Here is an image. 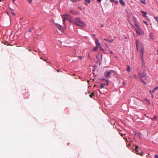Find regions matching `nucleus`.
<instances>
[{
	"label": "nucleus",
	"instance_id": "27",
	"mask_svg": "<svg viewBox=\"0 0 158 158\" xmlns=\"http://www.w3.org/2000/svg\"><path fill=\"white\" fill-rule=\"evenodd\" d=\"M106 85H109V81L108 80H106Z\"/></svg>",
	"mask_w": 158,
	"mask_h": 158
},
{
	"label": "nucleus",
	"instance_id": "26",
	"mask_svg": "<svg viewBox=\"0 0 158 158\" xmlns=\"http://www.w3.org/2000/svg\"><path fill=\"white\" fill-rule=\"evenodd\" d=\"M100 47V50H103V49L101 47V46L100 45V46H99Z\"/></svg>",
	"mask_w": 158,
	"mask_h": 158
},
{
	"label": "nucleus",
	"instance_id": "48",
	"mask_svg": "<svg viewBox=\"0 0 158 158\" xmlns=\"http://www.w3.org/2000/svg\"><path fill=\"white\" fill-rule=\"evenodd\" d=\"M123 84L124 85H125V82H123Z\"/></svg>",
	"mask_w": 158,
	"mask_h": 158
},
{
	"label": "nucleus",
	"instance_id": "45",
	"mask_svg": "<svg viewBox=\"0 0 158 158\" xmlns=\"http://www.w3.org/2000/svg\"><path fill=\"white\" fill-rule=\"evenodd\" d=\"M11 13L12 14H13V15H14V14L13 12H11Z\"/></svg>",
	"mask_w": 158,
	"mask_h": 158
},
{
	"label": "nucleus",
	"instance_id": "8",
	"mask_svg": "<svg viewBox=\"0 0 158 158\" xmlns=\"http://www.w3.org/2000/svg\"><path fill=\"white\" fill-rule=\"evenodd\" d=\"M94 39L95 40V43L96 45L98 46H100L98 40L96 37H94Z\"/></svg>",
	"mask_w": 158,
	"mask_h": 158
},
{
	"label": "nucleus",
	"instance_id": "28",
	"mask_svg": "<svg viewBox=\"0 0 158 158\" xmlns=\"http://www.w3.org/2000/svg\"><path fill=\"white\" fill-rule=\"evenodd\" d=\"M109 52L111 54H113V52L112 51H110Z\"/></svg>",
	"mask_w": 158,
	"mask_h": 158
},
{
	"label": "nucleus",
	"instance_id": "53",
	"mask_svg": "<svg viewBox=\"0 0 158 158\" xmlns=\"http://www.w3.org/2000/svg\"><path fill=\"white\" fill-rule=\"evenodd\" d=\"M157 54L158 55V53H157Z\"/></svg>",
	"mask_w": 158,
	"mask_h": 158
},
{
	"label": "nucleus",
	"instance_id": "16",
	"mask_svg": "<svg viewBox=\"0 0 158 158\" xmlns=\"http://www.w3.org/2000/svg\"><path fill=\"white\" fill-rule=\"evenodd\" d=\"M127 71H128V72H129L130 71V68L129 65H128L127 66Z\"/></svg>",
	"mask_w": 158,
	"mask_h": 158
},
{
	"label": "nucleus",
	"instance_id": "2",
	"mask_svg": "<svg viewBox=\"0 0 158 158\" xmlns=\"http://www.w3.org/2000/svg\"><path fill=\"white\" fill-rule=\"evenodd\" d=\"M75 24L77 26L84 27L86 26V24L79 18H76L75 21Z\"/></svg>",
	"mask_w": 158,
	"mask_h": 158
},
{
	"label": "nucleus",
	"instance_id": "6",
	"mask_svg": "<svg viewBox=\"0 0 158 158\" xmlns=\"http://www.w3.org/2000/svg\"><path fill=\"white\" fill-rule=\"evenodd\" d=\"M139 147L137 145H136L135 148V150L137 154L141 156H143L142 152H139V150H138Z\"/></svg>",
	"mask_w": 158,
	"mask_h": 158
},
{
	"label": "nucleus",
	"instance_id": "54",
	"mask_svg": "<svg viewBox=\"0 0 158 158\" xmlns=\"http://www.w3.org/2000/svg\"><path fill=\"white\" fill-rule=\"evenodd\" d=\"M157 52H158V49L157 50Z\"/></svg>",
	"mask_w": 158,
	"mask_h": 158
},
{
	"label": "nucleus",
	"instance_id": "37",
	"mask_svg": "<svg viewBox=\"0 0 158 158\" xmlns=\"http://www.w3.org/2000/svg\"><path fill=\"white\" fill-rule=\"evenodd\" d=\"M97 0V1H98V2H100L101 1V0Z\"/></svg>",
	"mask_w": 158,
	"mask_h": 158
},
{
	"label": "nucleus",
	"instance_id": "15",
	"mask_svg": "<svg viewBox=\"0 0 158 158\" xmlns=\"http://www.w3.org/2000/svg\"><path fill=\"white\" fill-rule=\"evenodd\" d=\"M140 2L141 3L143 4L144 5H145L146 4V2H145V0H140Z\"/></svg>",
	"mask_w": 158,
	"mask_h": 158
},
{
	"label": "nucleus",
	"instance_id": "50",
	"mask_svg": "<svg viewBox=\"0 0 158 158\" xmlns=\"http://www.w3.org/2000/svg\"><path fill=\"white\" fill-rule=\"evenodd\" d=\"M147 99V100L148 102H149V100H148V99Z\"/></svg>",
	"mask_w": 158,
	"mask_h": 158
},
{
	"label": "nucleus",
	"instance_id": "11",
	"mask_svg": "<svg viewBox=\"0 0 158 158\" xmlns=\"http://www.w3.org/2000/svg\"><path fill=\"white\" fill-rule=\"evenodd\" d=\"M152 120H156V121H158V116H154V117L152 118Z\"/></svg>",
	"mask_w": 158,
	"mask_h": 158
},
{
	"label": "nucleus",
	"instance_id": "23",
	"mask_svg": "<svg viewBox=\"0 0 158 158\" xmlns=\"http://www.w3.org/2000/svg\"><path fill=\"white\" fill-rule=\"evenodd\" d=\"M143 22L144 23H145L147 26H148V23H147V22H146V21H143Z\"/></svg>",
	"mask_w": 158,
	"mask_h": 158
},
{
	"label": "nucleus",
	"instance_id": "21",
	"mask_svg": "<svg viewBox=\"0 0 158 158\" xmlns=\"http://www.w3.org/2000/svg\"><path fill=\"white\" fill-rule=\"evenodd\" d=\"M85 1L87 2L88 3H90V0H85Z\"/></svg>",
	"mask_w": 158,
	"mask_h": 158
},
{
	"label": "nucleus",
	"instance_id": "19",
	"mask_svg": "<svg viewBox=\"0 0 158 158\" xmlns=\"http://www.w3.org/2000/svg\"><path fill=\"white\" fill-rule=\"evenodd\" d=\"M154 18L155 19V20L158 22V16L155 17Z\"/></svg>",
	"mask_w": 158,
	"mask_h": 158
},
{
	"label": "nucleus",
	"instance_id": "38",
	"mask_svg": "<svg viewBox=\"0 0 158 158\" xmlns=\"http://www.w3.org/2000/svg\"><path fill=\"white\" fill-rule=\"evenodd\" d=\"M78 57L81 59L82 58V56H78Z\"/></svg>",
	"mask_w": 158,
	"mask_h": 158
},
{
	"label": "nucleus",
	"instance_id": "35",
	"mask_svg": "<svg viewBox=\"0 0 158 158\" xmlns=\"http://www.w3.org/2000/svg\"><path fill=\"white\" fill-rule=\"evenodd\" d=\"M104 40H105V41H107V40H108L107 39H106V38H104Z\"/></svg>",
	"mask_w": 158,
	"mask_h": 158
},
{
	"label": "nucleus",
	"instance_id": "46",
	"mask_svg": "<svg viewBox=\"0 0 158 158\" xmlns=\"http://www.w3.org/2000/svg\"><path fill=\"white\" fill-rule=\"evenodd\" d=\"M57 71L58 72H59V70H57Z\"/></svg>",
	"mask_w": 158,
	"mask_h": 158
},
{
	"label": "nucleus",
	"instance_id": "34",
	"mask_svg": "<svg viewBox=\"0 0 158 158\" xmlns=\"http://www.w3.org/2000/svg\"><path fill=\"white\" fill-rule=\"evenodd\" d=\"M70 12L71 13H73V14H74V13H73V11H70Z\"/></svg>",
	"mask_w": 158,
	"mask_h": 158
},
{
	"label": "nucleus",
	"instance_id": "1",
	"mask_svg": "<svg viewBox=\"0 0 158 158\" xmlns=\"http://www.w3.org/2000/svg\"><path fill=\"white\" fill-rule=\"evenodd\" d=\"M135 28L136 32L138 35H143L144 34L143 31H142V29L140 27L139 25L137 23H135Z\"/></svg>",
	"mask_w": 158,
	"mask_h": 158
},
{
	"label": "nucleus",
	"instance_id": "5",
	"mask_svg": "<svg viewBox=\"0 0 158 158\" xmlns=\"http://www.w3.org/2000/svg\"><path fill=\"white\" fill-rule=\"evenodd\" d=\"M113 72V70H110L109 71L106 72L104 73V74L105 76L106 77H110V74L112 73V72Z\"/></svg>",
	"mask_w": 158,
	"mask_h": 158
},
{
	"label": "nucleus",
	"instance_id": "47",
	"mask_svg": "<svg viewBox=\"0 0 158 158\" xmlns=\"http://www.w3.org/2000/svg\"><path fill=\"white\" fill-rule=\"evenodd\" d=\"M28 32H31V31L30 30H29Z\"/></svg>",
	"mask_w": 158,
	"mask_h": 158
},
{
	"label": "nucleus",
	"instance_id": "13",
	"mask_svg": "<svg viewBox=\"0 0 158 158\" xmlns=\"http://www.w3.org/2000/svg\"><path fill=\"white\" fill-rule=\"evenodd\" d=\"M98 47V46H97L96 47L94 48L93 49V51L94 52H96L97 50Z\"/></svg>",
	"mask_w": 158,
	"mask_h": 158
},
{
	"label": "nucleus",
	"instance_id": "14",
	"mask_svg": "<svg viewBox=\"0 0 158 158\" xmlns=\"http://www.w3.org/2000/svg\"><path fill=\"white\" fill-rule=\"evenodd\" d=\"M105 85V84H103V83H101V85L100 86V88L101 89H102V88H104V86Z\"/></svg>",
	"mask_w": 158,
	"mask_h": 158
},
{
	"label": "nucleus",
	"instance_id": "25",
	"mask_svg": "<svg viewBox=\"0 0 158 158\" xmlns=\"http://www.w3.org/2000/svg\"><path fill=\"white\" fill-rule=\"evenodd\" d=\"M158 89V87H155L154 88V91H155L156 90Z\"/></svg>",
	"mask_w": 158,
	"mask_h": 158
},
{
	"label": "nucleus",
	"instance_id": "24",
	"mask_svg": "<svg viewBox=\"0 0 158 158\" xmlns=\"http://www.w3.org/2000/svg\"><path fill=\"white\" fill-rule=\"evenodd\" d=\"M133 76H134V78H135V79H137V77L136 75L135 74H134L133 75Z\"/></svg>",
	"mask_w": 158,
	"mask_h": 158
},
{
	"label": "nucleus",
	"instance_id": "36",
	"mask_svg": "<svg viewBox=\"0 0 158 158\" xmlns=\"http://www.w3.org/2000/svg\"><path fill=\"white\" fill-rule=\"evenodd\" d=\"M110 1L111 2H114V0H110Z\"/></svg>",
	"mask_w": 158,
	"mask_h": 158
},
{
	"label": "nucleus",
	"instance_id": "31",
	"mask_svg": "<svg viewBox=\"0 0 158 158\" xmlns=\"http://www.w3.org/2000/svg\"><path fill=\"white\" fill-rule=\"evenodd\" d=\"M71 1L73 2H76L77 0H71Z\"/></svg>",
	"mask_w": 158,
	"mask_h": 158
},
{
	"label": "nucleus",
	"instance_id": "18",
	"mask_svg": "<svg viewBox=\"0 0 158 158\" xmlns=\"http://www.w3.org/2000/svg\"><path fill=\"white\" fill-rule=\"evenodd\" d=\"M142 13V14H145V15H146L147 13L146 12H144V11H143L142 10H141L140 11Z\"/></svg>",
	"mask_w": 158,
	"mask_h": 158
},
{
	"label": "nucleus",
	"instance_id": "29",
	"mask_svg": "<svg viewBox=\"0 0 158 158\" xmlns=\"http://www.w3.org/2000/svg\"><path fill=\"white\" fill-rule=\"evenodd\" d=\"M154 158H158V156L157 155H156Z\"/></svg>",
	"mask_w": 158,
	"mask_h": 158
},
{
	"label": "nucleus",
	"instance_id": "40",
	"mask_svg": "<svg viewBox=\"0 0 158 158\" xmlns=\"http://www.w3.org/2000/svg\"><path fill=\"white\" fill-rule=\"evenodd\" d=\"M16 0H12L13 2L14 3H15L14 2Z\"/></svg>",
	"mask_w": 158,
	"mask_h": 158
},
{
	"label": "nucleus",
	"instance_id": "49",
	"mask_svg": "<svg viewBox=\"0 0 158 158\" xmlns=\"http://www.w3.org/2000/svg\"><path fill=\"white\" fill-rule=\"evenodd\" d=\"M152 98H153L154 97V96H153V95H152Z\"/></svg>",
	"mask_w": 158,
	"mask_h": 158
},
{
	"label": "nucleus",
	"instance_id": "43",
	"mask_svg": "<svg viewBox=\"0 0 158 158\" xmlns=\"http://www.w3.org/2000/svg\"><path fill=\"white\" fill-rule=\"evenodd\" d=\"M101 27H103V25H101Z\"/></svg>",
	"mask_w": 158,
	"mask_h": 158
},
{
	"label": "nucleus",
	"instance_id": "7",
	"mask_svg": "<svg viewBox=\"0 0 158 158\" xmlns=\"http://www.w3.org/2000/svg\"><path fill=\"white\" fill-rule=\"evenodd\" d=\"M55 25L56 27H57L59 30L61 31L62 32H63L62 27V26L57 23H55Z\"/></svg>",
	"mask_w": 158,
	"mask_h": 158
},
{
	"label": "nucleus",
	"instance_id": "10",
	"mask_svg": "<svg viewBox=\"0 0 158 158\" xmlns=\"http://www.w3.org/2000/svg\"><path fill=\"white\" fill-rule=\"evenodd\" d=\"M143 49H142L140 51V56L141 57H143Z\"/></svg>",
	"mask_w": 158,
	"mask_h": 158
},
{
	"label": "nucleus",
	"instance_id": "42",
	"mask_svg": "<svg viewBox=\"0 0 158 158\" xmlns=\"http://www.w3.org/2000/svg\"><path fill=\"white\" fill-rule=\"evenodd\" d=\"M93 36H95V34H93Z\"/></svg>",
	"mask_w": 158,
	"mask_h": 158
},
{
	"label": "nucleus",
	"instance_id": "3",
	"mask_svg": "<svg viewBox=\"0 0 158 158\" xmlns=\"http://www.w3.org/2000/svg\"><path fill=\"white\" fill-rule=\"evenodd\" d=\"M61 16L63 19V23L64 24H65V20L70 18V16L68 14L62 15Z\"/></svg>",
	"mask_w": 158,
	"mask_h": 158
},
{
	"label": "nucleus",
	"instance_id": "32",
	"mask_svg": "<svg viewBox=\"0 0 158 158\" xmlns=\"http://www.w3.org/2000/svg\"><path fill=\"white\" fill-rule=\"evenodd\" d=\"M125 135V134H122V133L121 134V136H122V137L123 136V135Z\"/></svg>",
	"mask_w": 158,
	"mask_h": 158
},
{
	"label": "nucleus",
	"instance_id": "17",
	"mask_svg": "<svg viewBox=\"0 0 158 158\" xmlns=\"http://www.w3.org/2000/svg\"><path fill=\"white\" fill-rule=\"evenodd\" d=\"M94 92H92L91 94L89 95V97L90 98H92V97L94 95Z\"/></svg>",
	"mask_w": 158,
	"mask_h": 158
},
{
	"label": "nucleus",
	"instance_id": "39",
	"mask_svg": "<svg viewBox=\"0 0 158 158\" xmlns=\"http://www.w3.org/2000/svg\"><path fill=\"white\" fill-rule=\"evenodd\" d=\"M141 81L142 82H143V83H145V82L143 80H142V79H141Z\"/></svg>",
	"mask_w": 158,
	"mask_h": 158
},
{
	"label": "nucleus",
	"instance_id": "22",
	"mask_svg": "<svg viewBox=\"0 0 158 158\" xmlns=\"http://www.w3.org/2000/svg\"><path fill=\"white\" fill-rule=\"evenodd\" d=\"M154 90H152V91H151V90H150V93L151 94H152V93H153L154 92Z\"/></svg>",
	"mask_w": 158,
	"mask_h": 158
},
{
	"label": "nucleus",
	"instance_id": "41",
	"mask_svg": "<svg viewBox=\"0 0 158 158\" xmlns=\"http://www.w3.org/2000/svg\"><path fill=\"white\" fill-rule=\"evenodd\" d=\"M124 139H125V140H126V141H127V138H124Z\"/></svg>",
	"mask_w": 158,
	"mask_h": 158
},
{
	"label": "nucleus",
	"instance_id": "52",
	"mask_svg": "<svg viewBox=\"0 0 158 158\" xmlns=\"http://www.w3.org/2000/svg\"><path fill=\"white\" fill-rule=\"evenodd\" d=\"M1 0H0V2H1Z\"/></svg>",
	"mask_w": 158,
	"mask_h": 158
},
{
	"label": "nucleus",
	"instance_id": "4",
	"mask_svg": "<svg viewBox=\"0 0 158 158\" xmlns=\"http://www.w3.org/2000/svg\"><path fill=\"white\" fill-rule=\"evenodd\" d=\"M139 70V68L137 69V71H138V77L139 78L141 79L142 77H144V74L143 72H142L141 70Z\"/></svg>",
	"mask_w": 158,
	"mask_h": 158
},
{
	"label": "nucleus",
	"instance_id": "51",
	"mask_svg": "<svg viewBox=\"0 0 158 158\" xmlns=\"http://www.w3.org/2000/svg\"><path fill=\"white\" fill-rule=\"evenodd\" d=\"M88 56L89 57V54L88 55Z\"/></svg>",
	"mask_w": 158,
	"mask_h": 158
},
{
	"label": "nucleus",
	"instance_id": "30",
	"mask_svg": "<svg viewBox=\"0 0 158 158\" xmlns=\"http://www.w3.org/2000/svg\"><path fill=\"white\" fill-rule=\"evenodd\" d=\"M114 2L116 4H118V1H114Z\"/></svg>",
	"mask_w": 158,
	"mask_h": 158
},
{
	"label": "nucleus",
	"instance_id": "12",
	"mask_svg": "<svg viewBox=\"0 0 158 158\" xmlns=\"http://www.w3.org/2000/svg\"><path fill=\"white\" fill-rule=\"evenodd\" d=\"M135 44H136V48H137V50H138V44H139V41L137 40H136Z\"/></svg>",
	"mask_w": 158,
	"mask_h": 158
},
{
	"label": "nucleus",
	"instance_id": "20",
	"mask_svg": "<svg viewBox=\"0 0 158 158\" xmlns=\"http://www.w3.org/2000/svg\"><path fill=\"white\" fill-rule=\"evenodd\" d=\"M113 40H108L107 41L110 43H111L113 41Z\"/></svg>",
	"mask_w": 158,
	"mask_h": 158
},
{
	"label": "nucleus",
	"instance_id": "9",
	"mask_svg": "<svg viewBox=\"0 0 158 158\" xmlns=\"http://www.w3.org/2000/svg\"><path fill=\"white\" fill-rule=\"evenodd\" d=\"M119 3L122 6H124L125 5V3L123 0H119Z\"/></svg>",
	"mask_w": 158,
	"mask_h": 158
},
{
	"label": "nucleus",
	"instance_id": "33",
	"mask_svg": "<svg viewBox=\"0 0 158 158\" xmlns=\"http://www.w3.org/2000/svg\"><path fill=\"white\" fill-rule=\"evenodd\" d=\"M143 16L144 17H147V16L146 15H145V14L144 15H143Z\"/></svg>",
	"mask_w": 158,
	"mask_h": 158
},
{
	"label": "nucleus",
	"instance_id": "44",
	"mask_svg": "<svg viewBox=\"0 0 158 158\" xmlns=\"http://www.w3.org/2000/svg\"><path fill=\"white\" fill-rule=\"evenodd\" d=\"M43 60L45 61H46V60H47L46 59H44V60Z\"/></svg>",
	"mask_w": 158,
	"mask_h": 158
}]
</instances>
